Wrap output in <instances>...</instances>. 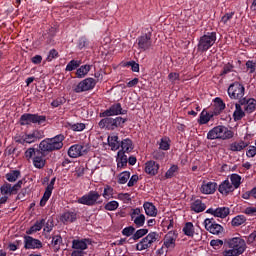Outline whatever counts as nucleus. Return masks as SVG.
Masks as SVG:
<instances>
[{
	"label": "nucleus",
	"mask_w": 256,
	"mask_h": 256,
	"mask_svg": "<svg viewBox=\"0 0 256 256\" xmlns=\"http://www.w3.org/2000/svg\"><path fill=\"white\" fill-rule=\"evenodd\" d=\"M125 113H127V111H123V108L121 107L120 103L113 104L109 109L99 114V117H105L98 123L100 129L106 128L109 129L110 131H113V118L109 117H113L115 115H125Z\"/></svg>",
	"instance_id": "obj_1"
},
{
	"label": "nucleus",
	"mask_w": 256,
	"mask_h": 256,
	"mask_svg": "<svg viewBox=\"0 0 256 256\" xmlns=\"http://www.w3.org/2000/svg\"><path fill=\"white\" fill-rule=\"evenodd\" d=\"M63 141H65V136L62 134L56 135L53 138H46L40 142L39 149L42 153L60 151V149H63Z\"/></svg>",
	"instance_id": "obj_2"
},
{
	"label": "nucleus",
	"mask_w": 256,
	"mask_h": 256,
	"mask_svg": "<svg viewBox=\"0 0 256 256\" xmlns=\"http://www.w3.org/2000/svg\"><path fill=\"white\" fill-rule=\"evenodd\" d=\"M228 250L223 251L224 256H239L247 251V241L241 237H234L228 240Z\"/></svg>",
	"instance_id": "obj_3"
},
{
	"label": "nucleus",
	"mask_w": 256,
	"mask_h": 256,
	"mask_svg": "<svg viewBox=\"0 0 256 256\" xmlns=\"http://www.w3.org/2000/svg\"><path fill=\"white\" fill-rule=\"evenodd\" d=\"M235 133H233L232 130H229V128L225 126H216L212 128L207 133V139L210 141H213L215 139H221L222 141H227V139H233Z\"/></svg>",
	"instance_id": "obj_4"
},
{
	"label": "nucleus",
	"mask_w": 256,
	"mask_h": 256,
	"mask_svg": "<svg viewBox=\"0 0 256 256\" xmlns=\"http://www.w3.org/2000/svg\"><path fill=\"white\" fill-rule=\"evenodd\" d=\"M101 199V194L95 190H91L87 194L83 195L78 199L80 205H87L88 207H93L94 205H101L103 200Z\"/></svg>",
	"instance_id": "obj_5"
},
{
	"label": "nucleus",
	"mask_w": 256,
	"mask_h": 256,
	"mask_svg": "<svg viewBox=\"0 0 256 256\" xmlns=\"http://www.w3.org/2000/svg\"><path fill=\"white\" fill-rule=\"evenodd\" d=\"M215 41H217L216 32H208L206 35L201 36L198 42V51L202 53L209 51L215 45Z\"/></svg>",
	"instance_id": "obj_6"
},
{
	"label": "nucleus",
	"mask_w": 256,
	"mask_h": 256,
	"mask_svg": "<svg viewBox=\"0 0 256 256\" xmlns=\"http://www.w3.org/2000/svg\"><path fill=\"white\" fill-rule=\"evenodd\" d=\"M159 241V234L157 232H150L145 236L139 243L136 244V251H145L146 249H151L153 243Z\"/></svg>",
	"instance_id": "obj_7"
},
{
	"label": "nucleus",
	"mask_w": 256,
	"mask_h": 256,
	"mask_svg": "<svg viewBox=\"0 0 256 256\" xmlns=\"http://www.w3.org/2000/svg\"><path fill=\"white\" fill-rule=\"evenodd\" d=\"M47 117L39 114H23L20 117V125H43Z\"/></svg>",
	"instance_id": "obj_8"
},
{
	"label": "nucleus",
	"mask_w": 256,
	"mask_h": 256,
	"mask_svg": "<svg viewBox=\"0 0 256 256\" xmlns=\"http://www.w3.org/2000/svg\"><path fill=\"white\" fill-rule=\"evenodd\" d=\"M91 245V240L84 238V239H75L72 241V252L71 256H83L85 255V250Z\"/></svg>",
	"instance_id": "obj_9"
},
{
	"label": "nucleus",
	"mask_w": 256,
	"mask_h": 256,
	"mask_svg": "<svg viewBox=\"0 0 256 256\" xmlns=\"http://www.w3.org/2000/svg\"><path fill=\"white\" fill-rule=\"evenodd\" d=\"M43 137H45L43 131L33 130L31 133L21 136L18 140H16V142L20 143L21 145H25V143L30 145L31 143H36V141H39V139H43Z\"/></svg>",
	"instance_id": "obj_10"
},
{
	"label": "nucleus",
	"mask_w": 256,
	"mask_h": 256,
	"mask_svg": "<svg viewBox=\"0 0 256 256\" xmlns=\"http://www.w3.org/2000/svg\"><path fill=\"white\" fill-rule=\"evenodd\" d=\"M228 95L230 99H243L245 96V86L239 82H234L228 87Z\"/></svg>",
	"instance_id": "obj_11"
},
{
	"label": "nucleus",
	"mask_w": 256,
	"mask_h": 256,
	"mask_svg": "<svg viewBox=\"0 0 256 256\" xmlns=\"http://www.w3.org/2000/svg\"><path fill=\"white\" fill-rule=\"evenodd\" d=\"M95 85H97L95 78H86L80 81L73 91L74 93H85L86 91H92V89H95Z\"/></svg>",
	"instance_id": "obj_12"
},
{
	"label": "nucleus",
	"mask_w": 256,
	"mask_h": 256,
	"mask_svg": "<svg viewBox=\"0 0 256 256\" xmlns=\"http://www.w3.org/2000/svg\"><path fill=\"white\" fill-rule=\"evenodd\" d=\"M130 218L135 227H143L145 225V214L141 208H134L130 211Z\"/></svg>",
	"instance_id": "obj_13"
},
{
	"label": "nucleus",
	"mask_w": 256,
	"mask_h": 256,
	"mask_svg": "<svg viewBox=\"0 0 256 256\" xmlns=\"http://www.w3.org/2000/svg\"><path fill=\"white\" fill-rule=\"evenodd\" d=\"M204 227L212 235H221L223 233V226L217 224L213 218H206L204 220Z\"/></svg>",
	"instance_id": "obj_14"
},
{
	"label": "nucleus",
	"mask_w": 256,
	"mask_h": 256,
	"mask_svg": "<svg viewBox=\"0 0 256 256\" xmlns=\"http://www.w3.org/2000/svg\"><path fill=\"white\" fill-rule=\"evenodd\" d=\"M0 193L2 197L0 198V205H5L9 201L11 195H17V192L13 189V186L10 183H4L0 187Z\"/></svg>",
	"instance_id": "obj_15"
},
{
	"label": "nucleus",
	"mask_w": 256,
	"mask_h": 256,
	"mask_svg": "<svg viewBox=\"0 0 256 256\" xmlns=\"http://www.w3.org/2000/svg\"><path fill=\"white\" fill-rule=\"evenodd\" d=\"M137 45L140 51H149L153 47V40L151 34H143L137 38Z\"/></svg>",
	"instance_id": "obj_16"
},
{
	"label": "nucleus",
	"mask_w": 256,
	"mask_h": 256,
	"mask_svg": "<svg viewBox=\"0 0 256 256\" xmlns=\"http://www.w3.org/2000/svg\"><path fill=\"white\" fill-rule=\"evenodd\" d=\"M87 153V147L81 144L72 145L68 150V155L72 159H77V157H81Z\"/></svg>",
	"instance_id": "obj_17"
},
{
	"label": "nucleus",
	"mask_w": 256,
	"mask_h": 256,
	"mask_svg": "<svg viewBox=\"0 0 256 256\" xmlns=\"http://www.w3.org/2000/svg\"><path fill=\"white\" fill-rule=\"evenodd\" d=\"M177 243V234L173 231L168 232L164 237L163 247L166 249H175Z\"/></svg>",
	"instance_id": "obj_18"
},
{
	"label": "nucleus",
	"mask_w": 256,
	"mask_h": 256,
	"mask_svg": "<svg viewBox=\"0 0 256 256\" xmlns=\"http://www.w3.org/2000/svg\"><path fill=\"white\" fill-rule=\"evenodd\" d=\"M43 243L39 239H35L31 236L24 237V248L26 249H41Z\"/></svg>",
	"instance_id": "obj_19"
},
{
	"label": "nucleus",
	"mask_w": 256,
	"mask_h": 256,
	"mask_svg": "<svg viewBox=\"0 0 256 256\" xmlns=\"http://www.w3.org/2000/svg\"><path fill=\"white\" fill-rule=\"evenodd\" d=\"M45 152L41 149L37 150V154L33 157V165L36 169H43L47 165V160L45 159Z\"/></svg>",
	"instance_id": "obj_20"
},
{
	"label": "nucleus",
	"mask_w": 256,
	"mask_h": 256,
	"mask_svg": "<svg viewBox=\"0 0 256 256\" xmlns=\"http://www.w3.org/2000/svg\"><path fill=\"white\" fill-rule=\"evenodd\" d=\"M77 217L78 214L76 211H66L60 216V221L64 223V225H69L70 223H75Z\"/></svg>",
	"instance_id": "obj_21"
},
{
	"label": "nucleus",
	"mask_w": 256,
	"mask_h": 256,
	"mask_svg": "<svg viewBox=\"0 0 256 256\" xmlns=\"http://www.w3.org/2000/svg\"><path fill=\"white\" fill-rule=\"evenodd\" d=\"M206 213L213 215L214 217H219L220 219H225L229 215V208L228 207H220V208H209Z\"/></svg>",
	"instance_id": "obj_22"
},
{
	"label": "nucleus",
	"mask_w": 256,
	"mask_h": 256,
	"mask_svg": "<svg viewBox=\"0 0 256 256\" xmlns=\"http://www.w3.org/2000/svg\"><path fill=\"white\" fill-rule=\"evenodd\" d=\"M116 163H117V171H122V169H127L128 158H127V155H125V152L118 151L117 157H116Z\"/></svg>",
	"instance_id": "obj_23"
},
{
	"label": "nucleus",
	"mask_w": 256,
	"mask_h": 256,
	"mask_svg": "<svg viewBox=\"0 0 256 256\" xmlns=\"http://www.w3.org/2000/svg\"><path fill=\"white\" fill-rule=\"evenodd\" d=\"M201 193L203 195H213L215 191H217V183L216 182H207L203 183L200 188Z\"/></svg>",
	"instance_id": "obj_24"
},
{
	"label": "nucleus",
	"mask_w": 256,
	"mask_h": 256,
	"mask_svg": "<svg viewBox=\"0 0 256 256\" xmlns=\"http://www.w3.org/2000/svg\"><path fill=\"white\" fill-rule=\"evenodd\" d=\"M218 191L219 193H221V195H229L230 193H233V191H235V188H233L231 181L224 180L218 187Z\"/></svg>",
	"instance_id": "obj_25"
},
{
	"label": "nucleus",
	"mask_w": 256,
	"mask_h": 256,
	"mask_svg": "<svg viewBox=\"0 0 256 256\" xmlns=\"http://www.w3.org/2000/svg\"><path fill=\"white\" fill-rule=\"evenodd\" d=\"M225 111V102H223V99L220 97H217L214 99V105H213V115H221Z\"/></svg>",
	"instance_id": "obj_26"
},
{
	"label": "nucleus",
	"mask_w": 256,
	"mask_h": 256,
	"mask_svg": "<svg viewBox=\"0 0 256 256\" xmlns=\"http://www.w3.org/2000/svg\"><path fill=\"white\" fill-rule=\"evenodd\" d=\"M143 209L147 217H157L159 213V210H157V207L153 205V203L151 202H144Z\"/></svg>",
	"instance_id": "obj_27"
},
{
	"label": "nucleus",
	"mask_w": 256,
	"mask_h": 256,
	"mask_svg": "<svg viewBox=\"0 0 256 256\" xmlns=\"http://www.w3.org/2000/svg\"><path fill=\"white\" fill-rule=\"evenodd\" d=\"M145 173L147 175H157L159 173V164L153 160L147 161L145 163Z\"/></svg>",
	"instance_id": "obj_28"
},
{
	"label": "nucleus",
	"mask_w": 256,
	"mask_h": 256,
	"mask_svg": "<svg viewBox=\"0 0 256 256\" xmlns=\"http://www.w3.org/2000/svg\"><path fill=\"white\" fill-rule=\"evenodd\" d=\"M249 145H250V142H245L243 140L235 141L229 145V151H233V152L243 151V149H247Z\"/></svg>",
	"instance_id": "obj_29"
},
{
	"label": "nucleus",
	"mask_w": 256,
	"mask_h": 256,
	"mask_svg": "<svg viewBox=\"0 0 256 256\" xmlns=\"http://www.w3.org/2000/svg\"><path fill=\"white\" fill-rule=\"evenodd\" d=\"M190 209L194 213H203L207 209V205L201 199H196L190 204Z\"/></svg>",
	"instance_id": "obj_30"
},
{
	"label": "nucleus",
	"mask_w": 256,
	"mask_h": 256,
	"mask_svg": "<svg viewBox=\"0 0 256 256\" xmlns=\"http://www.w3.org/2000/svg\"><path fill=\"white\" fill-rule=\"evenodd\" d=\"M213 117H215V114H213V112L209 113V112H207V110H203L200 113L198 123H199V125H207V123H209L211 121V119H213Z\"/></svg>",
	"instance_id": "obj_31"
},
{
	"label": "nucleus",
	"mask_w": 256,
	"mask_h": 256,
	"mask_svg": "<svg viewBox=\"0 0 256 256\" xmlns=\"http://www.w3.org/2000/svg\"><path fill=\"white\" fill-rule=\"evenodd\" d=\"M241 105H245L244 109L247 113H253L256 109V100L253 98H250L248 100L243 99L240 101Z\"/></svg>",
	"instance_id": "obj_32"
},
{
	"label": "nucleus",
	"mask_w": 256,
	"mask_h": 256,
	"mask_svg": "<svg viewBox=\"0 0 256 256\" xmlns=\"http://www.w3.org/2000/svg\"><path fill=\"white\" fill-rule=\"evenodd\" d=\"M43 225H45V219L37 220L35 224L26 231V234L33 235V233H37V231H41V229H43Z\"/></svg>",
	"instance_id": "obj_33"
},
{
	"label": "nucleus",
	"mask_w": 256,
	"mask_h": 256,
	"mask_svg": "<svg viewBox=\"0 0 256 256\" xmlns=\"http://www.w3.org/2000/svg\"><path fill=\"white\" fill-rule=\"evenodd\" d=\"M108 145L111 147L112 151H117L121 144L119 143V136L117 135H111L108 137Z\"/></svg>",
	"instance_id": "obj_34"
},
{
	"label": "nucleus",
	"mask_w": 256,
	"mask_h": 256,
	"mask_svg": "<svg viewBox=\"0 0 256 256\" xmlns=\"http://www.w3.org/2000/svg\"><path fill=\"white\" fill-rule=\"evenodd\" d=\"M121 149L120 151H122L125 155V153H131L132 149H133V141H131V139L127 138L122 140L121 142Z\"/></svg>",
	"instance_id": "obj_35"
},
{
	"label": "nucleus",
	"mask_w": 256,
	"mask_h": 256,
	"mask_svg": "<svg viewBox=\"0 0 256 256\" xmlns=\"http://www.w3.org/2000/svg\"><path fill=\"white\" fill-rule=\"evenodd\" d=\"M91 71V65H82L80 68L77 69L76 75L78 79H83L89 72Z\"/></svg>",
	"instance_id": "obj_36"
},
{
	"label": "nucleus",
	"mask_w": 256,
	"mask_h": 256,
	"mask_svg": "<svg viewBox=\"0 0 256 256\" xmlns=\"http://www.w3.org/2000/svg\"><path fill=\"white\" fill-rule=\"evenodd\" d=\"M21 177V171L19 170H12L6 174V179L9 183H15Z\"/></svg>",
	"instance_id": "obj_37"
},
{
	"label": "nucleus",
	"mask_w": 256,
	"mask_h": 256,
	"mask_svg": "<svg viewBox=\"0 0 256 256\" xmlns=\"http://www.w3.org/2000/svg\"><path fill=\"white\" fill-rule=\"evenodd\" d=\"M113 195H115V190L113 189V187L106 185L104 187L102 197H104L106 199V201H109L110 199H114Z\"/></svg>",
	"instance_id": "obj_38"
},
{
	"label": "nucleus",
	"mask_w": 256,
	"mask_h": 256,
	"mask_svg": "<svg viewBox=\"0 0 256 256\" xmlns=\"http://www.w3.org/2000/svg\"><path fill=\"white\" fill-rule=\"evenodd\" d=\"M182 231L187 237H193V235H195V226H193L191 222H187Z\"/></svg>",
	"instance_id": "obj_39"
},
{
	"label": "nucleus",
	"mask_w": 256,
	"mask_h": 256,
	"mask_svg": "<svg viewBox=\"0 0 256 256\" xmlns=\"http://www.w3.org/2000/svg\"><path fill=\"white\" fill-rule=\"evenodd\" d=\"M159 149L162 151H169L171 149V139L167 136L161 138L159 143Z\"/></svg>",
	"instance_id": "obj_40"
},
{
	"label": "nucleus",
	"mask_w": 256,
	"mask_h": 256,
	"mask_svg": "<svg viewBox=\"0 0 256 256\" xmlns=\"http://www.w3.org/2000/svg\"><path fill=\"white\" fill-rule=\"evenodd\" d=\"M236 109L233 113V118H234V121H241L242 118L244 117L245 115V112L243 111V109L241 108V105L240 104H236L235 105Z\"/></svg>",
	"instance_id": "obj_41"
},
{
	"label": "nucleus",
	"mask_w": 256,
	"mask_h": 256,
	"mask_svg": "<svg viewBox=\"0 0 256 256\" xmlns=\"http://www.w3.org/2000/svg\"><path fill=\"white\" fill-rule=\"evenodd\" d=\"M230 184L233 186V189H239L241 185V176L239 174H232L230 176Z\"/></svg>",
	"instance_id": "obj_42"
},
{
	"label": "nucleus",
	"mask_w": 256,
	"mask_h": 256,
	"mask_svg": "<svg viewBox=\"0 0 256 256\" xmlns=\"http://www.w3.org/2000/svg\"><path fill=\"white\" fill-rule=\"evenodd\" d=\"M130 178H131V172H129V171L121 172L118 175L119 185H125V183H127V181H129Z\"/></svg>",
	"instance_id": "obj_43"
},
{
	"label": "nucleus",
	"mask_w": 256,
	"mask_h": 256,
	"mask_svg": "<svg viewBox=\"0 0 256 256\" xmlns=\"http://www.w3.org/2000/svg\"><path fill=\"white\" fill-rule=\"evenodd\" d=\"M147 233H149V229L147 228H141L138 229L132 236V239L134 241H139V239H141L142 237H145V235H147Z\"/></svg>",
	"instance_id": "obj_44"
},
{
	"label": "nucleus",
	"mask_w": 256,
	"mask_h": 256,
	"mask_svg": "<svg viewBox=\"0 0 256 256\" xmlns=\"http://www.w3.org/2000/svg\"><path fill=\"white\" fill-rule=\"evenodd\" d=\"M247 221V218L243 215H238L232 219V227H240V225H243Z\"/></svg>",
	"instance_id": "obj_45"
},
{
	"label": "nucleus",
	"mask_w": 256,
	"mask_h": 256,
	"mask_svg": "<svg viewBox=\"0 0 256 256\" xmlns=\"http://www.w3.org/2000/svg\"><path fill=\"white\" fill-rule=\"evenodd\" d=\"M106 211H117L119 209V202L112 200L104 205Z\"/></svg>",
	"instance_id": "obj_46"
},
{
	"label": "nucleus",
	"mask_w": 256,
	"mask_h": 256,
	"mask_svg": "<svg viewBox=\"0 0 256 256\" xmlns=\"http://www.w3.org/2000/svg\"><path fill=\"white\" fill-rule=\"evenodd\" d=\"M53 192H50L49 190H45L41 200H40V207H45L47 205V202L49 199H51V195Z\"/></svg>",
	"instance_id": "obj_47"
},
{
	"label": "nucleus",
	"mask_w": 256,
	"mask_h": 256,
	"mask_svg": "<svg viewBox=\"0 0 256 256\" xmlns=\"http://www.w3.org/2000/svg\"><path fill=\"white\" fill-rule=\"evenodd\" d=\"M125 123H127V118L116 117L115 119H113L114 129H117V127H123V125H125Z\"/></svg>",
	"instance_id": "obj_48"
},
{
	"label": "nucleus",
	"mask_w": 256,
	"mask_h": 256,
	"mask_svg": "<svg viewBox=\"0 0 256 256\" xmlns=\"http://www.w3.org/2000/svg\"><path fill=\"white\" fill-rule=\"evenodd\" d=\"M80 65L81 61L71 60L66 66V71H75Z\"/></svg>",
	"instance_id": "obj_49"
},
{
	"label": "nucleus",
	"mask_w": 256,
	"mask_h": 256,
	"mask_svg": "<svg viewBox=\"0 0 256 256\" xmlns=\"http://www.w3.org/2000/svg\"><path fill=\"white\" fill-rule=\"evenodd\" d=\"M35 155H37V150H35V148H28L24 153V157L27 161L33 159Z\"/></svg>",
	"instance_id": "obj_50"
},
{
	"label": "nucleus",
	"mask_w": 256,
	"mask_h": 256,
	"mask_svg": "<svg viewBox=\"0 0 256 256\" xmlns=\"http://www.w3.org/2000/svg\"><path fill=\"white\" fill-rule=\"evenodd\" d=\"M177 171H179V167L177 165L171 166L170 169H168L165 173L166 179H171V177H173Z\"/></svg>",
	"instance_id": "obj_51"
},
{
	"label": "nucleus",
	"mask_w": 256,
	"mask_h": 256,
	"mask_svg": "<svg viewBox=\"0 0 256 256\" xmlns=\"http://www.w3.org/2000/svg\"><path fill=\"white\" fill-rule=\"evenodd\" d=\"M233 69H235V66L233 65V63L228 62L227 64L224 65L220 75L221 76L227 75L228 73H231Z\"/></svg>",
	"instance_id": "obj_52"
},
{
	"label": "nucleus",
	"mask_w": 256,
	"mask_h": 256,
	"mask_svg": "<svg viewBox=\"0 0 256 256\" xmlns=\"http://www.w3.org/2000/svg\"><path fill=\"white\" fill-rule=\"evenodd\" d=\"M85 123L69 124L71 131H85Z\"/></svg>",
	"instance_id": "obj_53"
},
{
	"label": "nucleus",
	"mask_w": 256,
	"mask_h": 256,
	"mask_svg": "<svg viewBox=\"0 0 256 256\" xmlns=\"http://www.w3.org/2000/svg\"><path fill=\"white\" fill-rule=\"evenodd\" d=\"M62 241L63 239L61 238V236H54L52 238V245L55 251H59V245H61Z\"/></svg>",
	"instance_id": "obj_54"
},
{
	"label": "nucleus",
	"mask_w": 256,
	"mask_h": 256,
	"mask_svg": "<svg viewBox=\"0 0 256 256\" xmlns=\"http://www.w3.org/2000/svg\"><path fill=\"white\" fill-rule=\"evenodd\" d=\"M122 235L125 237H131V235H135V227L129 226L122 230Z\"/></svg>",
	"instance_id": "obj_55"
},
{
	"label": "nucleus",
	"mask_w": 256,
	"mask_h": 256,
	"mask_svg": "<svg viewBox=\"0 0 256 256\" xmlns=\"http://www.w3.org/2000/svg\"><path fill=\"white\" fill-rule=\"evenodd\" d=\"M57 57H59V52L55 49H52L49 51L46 61L50 63V61H53V59H57Z\"/></svg>",
	"instance_id": "obj_56"
},
{
	"label": "nucleus",
	"mask_w": 256,
	"mask_h": 256,
	"mask_svg": "<svg viewBox=\"0 0 256 256\" xmlns=\"http://www.w3.org/2000/svg\"><path fill=\"white\" fill-rule=\"evenodd\" d=\"M247 245H256V230L253 231L246 239Z\"/></svg>",
	"instance_id": "obj_57"
},
{
	"label": "nucleus",
	"mask_w": 256,
	"mask_h": 256,
	"mask_svg": "<svg viewBox=\"0 0 256 256\" xmlns=\"http://www.w3.org/2000/svg\"><path fill=\"white\" fill-rule=\"evenodd\" d=\"M243 213L249 217H256V207L250 206L244 209Z\"/></svg>",
	"instance_id": "obj_58"
},
{
	"label": "nucleus",
	"mask_w": 256,
	"mask_h": 256,
	"mask_svg": "<svg viewBox=\"0 0 256 256\" xmlns=\"http://www.w3.org/2000/svg\"><path fill=\"white\" fill-rule=\"evenodd\" d=\"M233 15H235V12L226 13L221 18V23H223L224 25H227V23H229V21L233 19Z\"/></svg>",
	"instance_id": "obj_59"
},
{
	"label": "nucleus",
	"mask_w": 256,
	"mask_h": 256,
	"mask_svg": "<svg viewBox=\"0 0 256 256\" xmlns=\"http://www.w3.org/2000/svg\"><path fill=\"white\" fill-rule=\"evenodd\" d=\"M210 245L213 249H221L223 247V240H211Z\"/></svg>",
	"instance_id": "obj_60"
},
{
	"label": "nucleus",
	"mask_w": 256,
	"mask_h": 256,
	"mask_svg": "<svg viewBox=\"0 0 256 256\" xmlns=\"http://www.w3.org/2000/svg\"><path fill=\"white\" fill-rule=\"evenodd\" d=\"M64 103H65V98L59 97L51 103V106L52 107H60V105H63Z\"/></svg>",
	"instance_id": "obj_61"
},
{
	"label": "nucleus",
	"mask_w": 256,
	"mask_h": 256,
	"mask_svg": "<svg viewBox=\"0 0 256 256\" xmlns=\"http://www.w3.org/2000/svg\"><path fill=\"white\" fill-rule=\"evenodd\" d=\"M168 79H169V81H171V83H175V81H179L180 75L177 72H171L168 75Z\"/></svg>",
	"instance_id": "obj_62"
},
{
	"label": "nucleus",
	"mask_w": 256,
	"mask_h": 256,
	"mask_svg": "<svg viewBox=\"0 0 256 256\" xmlns=\"http://www.w3.org/2000/svg\"><path fill=\"white\" fill-rule=\"evenodd\" d=\"M246 67L249 70V73H255V69H256V63L249 60L246 62Z\"/></svg>",
	"instance_id": "obj_63"
},
{
	"label": "nucleus",
	"mask_w": 256,
	"mask_h": 256,
	"mask_svg": "<svg viewBox=\"0 0 256 256\" xmlns=\"http://www.w3.org/2000/svg\"><path fill=\"white\" fill-rule=\"evenodd\" d=\"M247 157H255L256 155V146H249L248 150L246 151Z\"/></svg>",
	"instance_id": "obj_64"
}]
</instances>
